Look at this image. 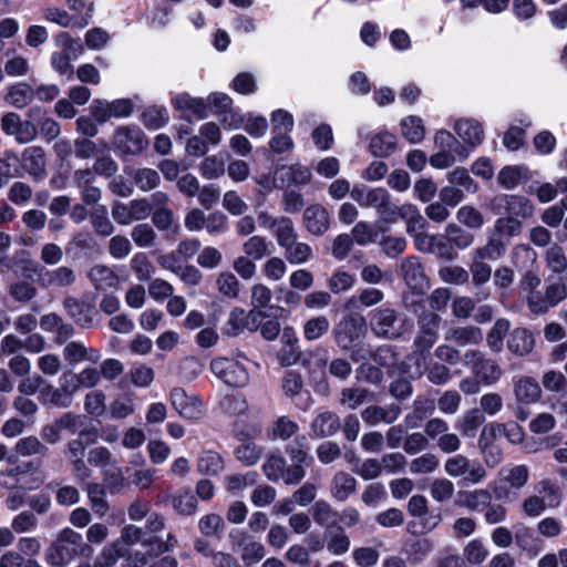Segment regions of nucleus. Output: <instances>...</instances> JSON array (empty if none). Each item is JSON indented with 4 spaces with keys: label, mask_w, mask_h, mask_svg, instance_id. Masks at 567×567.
<instances>
[{
    "label": "nucleus",
    "mask_w": 567,
    "mask_h": 567,
    "mask_svg": "<svg viewBox=\"0 0 567 567\" xmlns=\"http://www.w3.org/2000/svg\"><path fill=\"white\" fill-rule=\"evenodd\" d=\"M339 427V416L331 411H323L312 421L311 433L316 437H327L337 433Z\"/></svg>",
    "instance_id": "obj_29"
},
{
    "label": "nucleus",
    "mask_w": 567,
    "mask_h": 567,
    "mask_svg": "<svg viewBox=\"0 0 567 567\" xmlns=\"http://www.w3.org/2000/svg\"><path fill=\"white\" fill-rule=\"evenodd\" d=\"M488 549L480 539H472L463 549V559L472 565L482 564L488 556Z\"/></svg>",
    "instance_id": "obj_55"
},
{
    "label": "nucleus",
    "mask_w": 567,
    "mask_h": 567,
    "mask_svg": "<svg viewBox=\"0 0 567 567\" xmlns=\"http://www.w3.org/2000/svg\"><path fill=\"white\" fill-rule=\"evenodd\" d=\"M363 329L362 319L350 318L342 321L336 329V341L344 350L350 349L361 339Z\"/></svg>",
    "instance_id": "obj_21"
},
{
    "label": "nucleus",
    "mask_w": 567,
    "mask_h": 567,
    "mask_svg": "<svg viewBox=\"0 0 567 567\" xmlns=\"http://www.w3.org/2000/svg\"><path fill=\"white\" fill-rule=\"evenodd\" d=\"M464 361L472 367L473 373L484 385H494L502 378V368L494 360L486 359L480 351H467Z\"/></svg>",
    "instance_id": "obj_10"
},
{
    "label": "nucleus",
    "mask_w": 567,
    "mask_h": 567,
    "mask_svg": "<svg viewBox=\"0 0 567 567\" xmlns=\"http://www.w3.org/2000/svg\"><path fill=\"white\" fill-rule=\"evenodd\" d=\"M330 322L326 316H317L307 320L303 324V337L313 341L328 332Z\"/></svg>",
    "instance_id": "obj_52"
},
{
    "label": "nucleus",
    "mask_w": 567,
    "mask_h": 567,
    "mask_svg": "<svg viewBox=\"0 0 567 567\" xmlns=\"http://www.w3.org/2000/svg\"><path fill=\"white\" fill-rule=\"evenodd\" d=\"M261 455L262 449L251 441L239 444L235 450L236 458L247 466L255 465Z\"/></svg>",
    "instance_id": "obj_51"
},
{
    "label": "nucleus",
    "mask_w": 567,
    "mask_h": 567,
    "mask_svg": "<svg viewBox=\"0 0 567 567\" xmlns=\"http://www.w3.org/2000/svg\"><path fill=\"white\" fill-rule=\"evenodd\" d=\"M529 480V470L524 464H511L498 471V485L494 487L497 498L508 497L509 489L519 491Z\"/></svg>",
    "instance_id": "obj_9"
},
{
    "label": "nucleus",
    "mask_w": 567,
    "mask_h": 567,
    "mask_svg": "<svg viewBox=\"0 0 567 567\" xmlns=\"http://www.w3.org/2000/svg\"><path fill=\"white\" fill-rule=\"evenodd\" d=\"M514 395L522 404H532L542 396L539 383L532 377H518L514 380Z\"/></svg>",
    "instance_id": "obj_24"
},
{
    "label": "nucleus",
    "mask_w": 567,
    "mask_h": 567,
    "mask_svg": "<svg viewBox=\"0 0 567 567\" xmlns=\"http://www.w3.org/2000/svg\"><path fill=\"white\" fill-rule=\"evenodd\" d=\"M1 130L4 134L13 136L20 144H27L35 140L38 127L31 121H22L14 112L6 113L1 117Z\"/></svg>",
    "instance_id": "obj_13"
},
{
    "label": "nucleus",
    "mask_w": 567,
    "mask_h": 567,
    "mask_svg": "<svg viewBox=\"0 0 567 567\" xmlns=\"http://www.w3.org/2000/svg\"><path fill=\"white\" fill-rule=\"evenodd\" d=\"M131 237L140 248H150L155 244L156 234L147 224H138L133 227Z\"/></svg>",
    "instance_id": "obj_64"
},
{
    "label": "nucleus",
    "mask_w": 567,
    "mask_h": 567,
    "mask_svg": "<svg viewBox=\"0 0 567 567\" xmlns=\"http://www.w3.org/2000/svg\"><path fill=\"white\" fill-rule=\"evenodd\" d=\"M22 167L35 179L47 176L45 152L40 146H29L22 152Z\"/></svg>",
    "instance_id": "obj_20"
},
{
    "label": "nucleus",
    "mask_w": 567,
    "mask_h": 567,
    "mask_svg": "<svg viewBox=\"0 0 567 567\" xmlns=\"http://www.w3.org/2000/svg\"><path fill=\"white\" fill-rule=\"evenodd\" d=\"M171 504L179 515L189 516L197 511V498L189 488L177 489L172 495Z\"/></svg>",
    "instance_id": "obj_38"
},
{
    "label": "nucleus",
    "mask_w": 567,
    "mask_h": 567,
    "mask_svg": "<svg viewBox=\"0 0 567 567\" xmlns=\"http://www.w3.org/2000/svg\"><path fill=\"white\" fill-rule=\"evenodd\" d=\"M277 244L280 248L285 249L289 244H293L298 239V234L295 229L293 223L288 217H279V225L274 231Z\"/></svg>",
    "instance_id": "obj_50"
},
{
    "label": "nucleus",
    "mask_w": 567,
    "mask_h": 567,
    "mask_svg": "<svg viewBox=\"0 0 567 567\" xmlns=\"http://www.w3.org/2000/svg\"><path fill=\"white\" fill-rule=\"evenodd\" d=\"M434 146L436 150L453 151L462 158H467L470 152L463 146L456 137L447 130H439L433 137Z\"/></svg>",
    "instance_id": "obj_41"
},
{
    "label": "nucleus",
    "mask_w": 567,
    "mask_h": 567,
    "mask_svg": "<svg viewBox=\"0 0 567 567\" xmlns=\"http://www.w3.org/2000/svg\"><path fill=\"white\" fill-rule=\"evenodd\" d=\"M152 213V205L148 199H133L130 203L114 202L112 205V217L120 225H130L133 221L146 219Z\"/></svg>",
    "instance_id": "obj_11"
},
{
    "label": "nucleus",
    "mask_w": 567,
    "mask_h": 567,
    "mask_svg": "<svg viewBox=\"0 0 567 567\" xmlns=\"http://www.w3.org/2000/svg\"><path fill=\"white\" fill-rule=\"evenodd\" d=\"M79 550L60 540H55L45 553L47 561L56 567L66 566L76 555Z\"/></svg>",
    "instance_id": "obj_34"
},
{
    "label": "nucleus",
    "mask_w": 567,
    "mask_h": 567,
    "mask_svg": "<svg viewBox=\"0 0 567 567\" xmlns=\"http://www.w3.org/2000/svg\"><path fill=\"white\" fill-rule=\"evenodd\" d=\"M231 546L236 553H239L246 565H252L260 561L265 556V547L261 543L243 532L230 534Z\"/></svg>",
    "instance_id": "obj_15"
},
{
    "label": "nucleus",
    "mask_w": 567,
    "mask_h": 567,
    "mask_svg": "<svg viewBox=\"0 0 567 567\" xmlns=\"http://www.w3.org/2000/svg\"><path fill=\"white\" fill-rule=\"evenodd\" d=\"M39 400L42 404H52L61 408H66L72 402V398H70V393L65 389L55 388L52 384L42 386Z\"/></svg>",
    "instance_id": "obj_42"
},
{
    "label": "nucleus",
    "mask_w": 567,
    "mask_h": 567,
    "mask_svg": "<svg viewBox=\"0 0 567 567\" xmlns=\"http://www.w3.org/2000/svg\"><path fill=\"white\" fill-rule=\"evenodd\" d=\"M311 176L309 167L295 163L278 167L275 172L274 183L278 187L306 185L310 182Z\"/></svg>",
    "instance_id": "obj_18"
},
{
    "label": "nucleus",
    "mask_w": 567,
    "mask_h": 567,
    "mask_svg": "<svg viewBox=\"0 0 567 567\" xmlns=\"http://www.w3.org/2000/svg\"><path fill=\"white\" fill-rule=\"evenodd\" d=\"M354 275L339 269L334 271L332 276L329 278L328 287L332 293L337 295L351 289L354 286Z\"/></svg>",
    "instance_id": "obj_59"
},
{
    "label": "nucleus",
    "mask_w": 567,
    "mask_h": 567,
    "mask_svg": "<svg viewBox=\"0 0 567 567\" xmlns=\"http://www.w3.org/2000/svg\"><path fill=\"white\" fill-rule=\"evenodd\" d=\"M86 493L95 514L104 516L109 509L104 488L97 483H91L86 486Z\"/></svg>",
    "instance_id": "obj_53"
},
{
    "label": "nucleus",
    "mask_w": 567,
    "mask_h": 567,
    "mask_svg": "<svg viewBox=\"0 0 567 567\" xmlns=\"http://www.w3.org/2000/svg\"><path fill=\"white\" fill-rule=\"evenodd\" d=\"M93 3L89 6V12L82 17H72L65 10L59 8H48L44 12L45 20L56 23L60 27L69 28L76 27L79 29L85 28L92 18Z\"/></svg>",
    "instance_id": "obj_23"
},
{
    "label": "nucleus",
    "mask_w": 567,
    "mask_h": 567,
    "mask_svg": "<svg viewBox=\"0 0 567 567\" xmlns=\"http://www.w3.org/2000/svg\"><path fill=\"white\" fill-rule=\"evenodd\" d=\"M254 316V311L246 313L244 309L235 308L228 317L226 332L230 336H237L245 329L252 330L254 324H250V317Z\"/></svg>",
    "instance_id": "obj_46"
},
{
    "label": "nucleus",
    "mask_w": 567,
    "mask_h": 567,
    "mask_svg": "<svg viewBox=\"0 0 567 567\" xmlns=\"http://www.w3.org/2000/svg\"><path fill=\"white\" fill-rule=\"evenodd\" d=\"M212 372L230 386H245L249 382L246 367L238 359L216 358L210 362Z\"/></svg>",
    "instance_id": "obj_7"
},
{
    "label": "nucleus",
    "mask_w": 567,
    "mask_h": 567,
    "mask_svg": "<svg viewBox=\"0 0 567 567\" xmlns=\"http://www.w3.org/2000/svg\"><path fill=\"white\" fill-rule=\"evenodd\" d=\"M396 144V136L391 132L384 131L371 136L369 150L377 157H386L395 151Z\"/></svg>",
    "instance_id": "obj_32"
},
{
    "label": "nucleus",
    "mask_w": 567,
    "mask_h": 567,
    "mask_svg": "<svg viewBox=\"0 0 567 567\" xmlns=\"http://www.w3.org/2000/svg\"><path fill=\"white\" fill-rule=\"evenodd\" d=\"M396 216L405 221L406 233L413 238L415 234L424 233L422 230L426 225V220L423 218L415 205L404 204L400 207L396 206Z\"/></svg>",
    "instance_id": "obj_28"
},
{
    "label": "nucleus",
    "mask_w": 567,
    "mask_h": 567,
    "mask_svg": "<svg viewBox=\"0 0 567 567\" xmlns=\"http://www.w3.org/2000/svg\"><path fill=\"white\" fill-rule=\"evenodd\" d=\"M89 278L94 287L102 291L115 289L118 285V277L111 268L104 265L92 267L89 272Z\"/></svg>",
    "instance_id": "obj_36"
},
{
    "label": "nucleus",
    "mask_w": 567,
    "mask_h": 567,
    "mask_svg": "<svg viewBox=\"0 0 567 567\" xmlns=\"http://www.w3.org/2000/svg\"><path fill=\"white\" fill-rule=\"evenodd\" d=\"M444 471L449 476L462 478L470 485L480 484L487 477V472L480 461L468 458L463 454L449 457L444 463Z\"/></svg>",
    "instance_id": "obj_5"
},
{
    "label": "nucleus",
    "mask_w": 567,
    "mask_h": 567,
    "mask_svg": "<svg viewBox=\"0 0 567 567\" xmlns=\"http://www.w3.org/2000/svg\"><path fill=\"white\" fill-rule=\"evenodd\" d=\"M270 244L267 239L260 235L250 236L243 244V251L245 256L251 258L252 260H260L264 257L270 254L269 251Z\"/></svg>",
    "instance_id": "obj_47"
},
{
    "label": "nucleus",
    "mask_w": 567,
    "mask_h": 567,
    "mask_svg": "<svg viewBox=\"0 0 567 567\" xmlns=\"http://www.w3.org/2000/svg\"><path fill=\"white\" fill-rule=\"evenodd\" d=\"M64 308L79 326L89 328L93 324L94 310L87 305L74 298H68L64 301Z\"/></svg>",
    "instance_id": "obj_39"
},
{
    "label": "nucleus",
    "mask_w": 567,
    "mask_h": 567,
    "mask_svg": "<svg viewBox=\"0 0 567 567\" xmlns=\"http://www.w3.org/2000/svg\"><path fill=\"white\" fill-rule=\"evenodd\" d=\"M172 106L182 113L183 117L195 116L198 120L208 116V103L203 97H195L188 93L175 94L171 100Z\"/></svg>",
    "instance_id": "obj_17"
},
{
    "label": "nucleus",
    "mask_w": 567,
    "mask_h": 567,
    "mask_svg": "<svg viewBox=\"0 0 567 567\" xmlns=\"http://www.w3.org/2000/svg\"><path fill=\"white\" fill-rule=\"evenodd\" d=\"M537 260L536 251L528 245H517L513 249V264L518 269H530Z\"/></svg>",
    "instance_id": "obj_57"
},
{
    "label": "nucleus",
    "mask_w": 567,
    "mask_h": 567,
    "mask_svg": "<svg viewBox=\"0 0 567 567\" xmlns=\"http://www.w3.org/2000/svg\"><path fill=\"white\" fill-rule=\"evenodd\" d=\"M30 464L28 463L25 465V467L17 466L16 468H11L8 471H1L0 472V486L8 488V489H12V488H17V487L34 489L38 486H40V484L42 483V480H40V478H34L33 484H31V485H28L27 483H24L22 481L21 475L27 472V467Z\"/></svg>",
    "instance_id": "obj_37"
},
{
    "label": "nucleus",
    "mask_w": 567,
    "mask_h": 567,
    "mask_svg": "<svg viewBox=\"0 0 567 567\" xmlns=\"http://www.w3.org/2000/svg\"><path fill=\"white\" fill-rule=\"evenodd\" d=\"M167 538V542H163L135 525H126L115 543H118V547L124 548L125 553L127 551L126 547L141 544L145 551L141 555L136 554L135 557H130L125 567H143L147 563L146 556L152 557L153 554H163L173 549L174 545L168 543L173 539V536L168 534Z\"/></svg>",
    "instance_id": "obj_2"
},
{
    "label": "nucleus",
    "mask_w": 567,
    "mask_h": 567,
    "mask_svg": "<svg viewBox=\"0 0 567 567\" xmlns=\"http://www.w3.org/2000/svg\"><path fill=\"white\" fill-rule=\"evenodd\" d=\"M113 145L121 154L135 155L147 146V140L140 127L121 126L114 134Z\"/></svg>",
    "instance_id": "obj_12"
},
{
    "label": "nucleus",
    "mask_w": 567,
    "mask_h": 567,
    "mask_svg": "<svg viewBox=\"0 0 567 567\" xmlns=\"http://www.w3.org/2000/svg\"><path fill=\"white\" fill-rule=\"evenodd\" d=\"M64 359L71 363L75 364L82 361H91L97 362L102 354L99 350L93 348H86L83 343L72 341L69 342L63 349Z\"/></svg>",
    "instance_id": "obj_27"
},
{
    "label": "nucleus",
    "mask_w": 567,
    "mask_h": 567,
    "mask_svg": "<svg viewBox=\"0 0 567 567\" xmlns=\"http://www.w3.org/2000/svg\"><path fill=\"white\" fill-rule=\"evenodd\" d=\"M401 135L411 144H419L425 137L423 120L416 115H408L400 122Z\"/></svg>",
    "instance_id": "obj_35"
},
{
    "label": "nucleus",
    "mask_w": 567,
    "mask_h": 567,
    "mask_svg": "<svg viewBox=\"0 0 567 567\" xmlns=\"http://www.w3.org/2000/svg\"><path fill=\"white\" fill-rule=\"evenodd\" d=\"M534 493L525 497L520 504L524 516L539 517L547 508H558L564 501L561 488L550 478H543L534 484Z\"/></svg>",
    "instance_id": "obj_3"
},
{
    "label": "nucleus",
    "mask_w": 567,
    "mask_h": 567,
    "mask_svg": "<svg viewBox=\"0 0 567 567\" xmlns=\"http://www.w3.org/2000/svg\"><path fill=\"white\" fill-rule=\"evenodd\" d=\"M55 43L62 49L61 53L70 54L73 60L79 59L84 51L80 39H73L68 32H60L55 37Z\"/></svg>",
    "instance_id": "obj_61"
},
{
    "label": "nucleus",
    "mask_w": 567,
    "mask_h": 567,
    "mask_svg": "<svg viewBox=\"0 0 567 567\" xmlns=\"http://www.w3.org/2000/svg\"><path fill=\"white\" fill-rule=\"evenodd\" d=\"M414 245L419 251L434 254L445 260H453L456 257V251L452 245L440 235L415 234Z\"/></svg>",
    "instance_id": "obj_14"
},
{
    "label": "nucleus",
    "mask_w": 567,
    "mask_h": 567,
    "mask_svg": "<svg viewBox=\"0 0 567 567\" xmlns=\"http://www.w3.org/2000/svg\"><path fill=\"white\" fill-rule=\"evenodd\" d=\"M225 468L221 455L212 450H203L197 457V471L203 475L216 476Z\"/></svg>",
    "instance_id": "obj_33"
},
{
    "label": "nucleus",
    "mask_w": 567,
    "mask_h": 567,
    "mask_svg": "<svg viewBox=\"0 0 567 567\" xmlns=\"http://www.w3.org/2000/svg\"><path fill=\"white\" fill-rule=\"evenodd\" d=\"M445 340L458 346H474L483 340V332L474 326L452 328L445 333Z\"/></svg>",
    "instance_id": "obj_30"
},
{
    "label": "nucleus",
    "mask_w": 567,
    "mask_h": 567,
    "mask_svg": "<svg viewBox=\"0 0 567 567\" xmlns=\"http://www.w3.org/2000/svg\"><path fill=\"white\" fill-rule=\"evenodd\" d=\"M125 554V549L118 547V543L105 546L94 560V567H113L118 557Z\"/></svg>",
    "instance_id": "obj_63"
},
{
    "label": "nucleus",
    "mask_w": 567,
    "mask_h": 567,
    "mask_svg": "<svg viewBox=\"0 0 567 567\" xmlns=\"http://www.w3.org/2000/svg\"><path fill=\"white\" fill-rule=\"evenodd\" d=\"M357 481L348 473H337L332 480L331 495L340 502H344L355 491Z\"/></svg>",
    "instance_id": "obj_40"
},
{
    "label": "nucleus",
    "mask_w": 567,
    "mask_h": 567,
    "mask_svg": "<svg viewBox=\"0 0 567 567\" xmlns=\"http://www.w3.org/2000/svg\"><path fill=\"white\" fill-rule=\"evenodd\" d=\"M172 408L185 420L197 422L204 416L202 400L193 393L186 392L183 388L175 386L169 392Z\"/></svg>",
    "instance_id": "obj_8"
},
{
    "label": "nucleus",
    "mask_w": 567,
    "mask_h": 567,
    "mask_svg": "<svg viewBox=\"0 0 567 567\" xmlns=\"http://www.w3.org/2000/svg\"><path fill=\"white\" fill-rule=\"evenodd\" d=\"M38 281L44 288H62L72 285L75 281V275L73 269L66 266L53 270L41 269L38 272Z\"/></svg>",
    "instance_id": "obj_22"
},
{
    "label": "nucleus",
    "mask_w": 567,
    "mask_h": 567,
    "mask_svg": "<svg viewBox=\"0 0 567 567\" xmlns=\"http://www.w3.org/2000/svg\"><path fill=\"white\" fill-rule=\"evenodd\" d=\"M305 226L312 235L320 236L329 228V214L321 205H311L303 213Z\"/></svg>",
    "instance_id": "obj_25"
},
{
    "label": "nucleus",
    "mask_w": 567,
    "mask_h": 567,
    "mask_svg": "<svg viewBox=\"0 0 567 567\" xmlns=\"http://www.w3.org/2000/svg\"><path fill=\"white\" fill-rule=\"evenodd\" d=\"M350 196L361 207L377 209L385 221H395L396 206L391 204V195L385 188H370L363 184H357L352 187Z\"/></svg>",
    "instance_id": "obj_4"
},
{
    "label": "nucleus",
    "mask_w": 567,
    "mask_h": 567,
    "mask_svg": "<svg viewBox=\"0 0 567 567\" xmlns=\"http://www.w3.org/2000/svg\"><path fill=\"white\" fill-rule=\"evenodd\" d=\"M484 422L485 416L481 410L472 409L457 422L456 427L465 435H473Z\"/></svg>",
    "instance_id": "obj_56"
},
{
    "label": "nucleus",
    "mask_w": 567,
    "mask_h": 567,
    "mask_svg": "<svg viewBox=\"0 0 567 567\" xmlns=\"http://www.w3.org/2000/svg\"><path fill=\"white\" fill-rule=\"evenodd\" d=\"M491 501V493L487 489L480 488L472 491H458L454 503L460 507L477 512L489 505Z\"/></svg>",
    "instance_id": "obj_26"
},
{
    "label": "nucleus",
    "mask_w": 567,
    "mask_h": 567,
    "mask_svg": "<svg viewBox=\"0 0 567 567\" xmlns=\"http://www.w3.org/2000/svg\"><path fill=\"white\" fill-rule=\"evenodd\" d=\"M369 401V391L364 388H346L341 392L340 403L351 410Z\"/></svg>",
    "instance_id": "obj_62"
},
{
    "label": "nucleus",
    "mask_w": 567,
    "mask_h": 567,
    "mask_svg": "<svg viewBox=\"0 0 567 567\" xmlns=\"http://www.w3.org/2000/svg\"><path fill=\"white\" fill-rule=\"evenodd\" d=\"M153 224L162 231H166L168 236H176L181 226L175 220L174 214L168 208H157L152 216Z\"/></svg>",
    "instance_id": "obj_45"
},
{
    "label": "nucleus",
    "mask_w": 567,
    "mask_h": 567,
    "mask_svg": "<svg viewBox=\"0 0 567 567\" xmlns=\"http://www.w3.org/2000/svg\"><path fill=\"white\" fill-rule=\"evenodd\" d=\"M441 317L436 313H424L417 321V332L414 337V351L408 358L405 373L411 379H419L426 370L429 350L439 338Z\"/></svg>",
    "instance_id": "obj_1"
},
{
    "label": "nucleus",
    "mask_w": 567,
    "mask_h": 567,
    "mask_svg": "<svg viewBox=\"0 0 567 567\" xmlns=\"http://www.w3.org/2000/svg\"><path fill=\"white\" fill-rule=\"evenodd\" d=\"M527 169L523 166H506L498 174V183L506 189L515 188L526 178Z\"/></svg>",
    "instance_id": "obj_54"
},
{
    "label": "nucleus",
    "mask_w": 567,
    "mask_h": 567,
    "mask_svg": "<svg viewBox=\"0 0 567 567\" xmlns=\"http://www.w3.org/2000/svg\"><path fill=\"white\" fill-rule=\"evenodd\" d=\"M453 128L468 152L481 145L484 140L483 126L474 118H460L455 121Z\"/></svg>",
    "instance_id": "obj_19"
},
{
    "label": "nucleus",
    "mask_w": 567,
    "mask_h": 567,
    "mask_svg": "<svg viewBox=\"0 0 567 567\" xmlns=\"http://www.w3.org/2000/svg\"><path fill=\"white\" fill-rule=\"evenodd\" d=\"M535 344L533 333L526 328H516L509 334L507 348L516 355H526Z\"/></svg>",
    "instance_id": "obj_31"
},
{
    "label": "nucleus",
    "mask_w": 567,
    "mask_h": 567,
    "mask_svg": "<svg viewBox=\"0 0 567 567\" xmlns=\"http://www.w3.org/2000/svg\"><path fill=\"white\" fill-rule=\"evenodd\" d=\"M509 329V321L498 319L487 334V346L493 352H499L503 349V340Z\"/></svg>",
    "instance_id": "obj_58"
},
{
    "label": "nucleus",
    "mask_w": 567,
    "mask_h": 567,
    "mask_svg": "<svg viewBox=\"0 0 567 567\" xmlns=\"http://www.w3.org/2000/svg\"><path fill=\"white\" fill-rule=\"evenodd\" d=\"M33 89L27 83H17L9 89L6 102L14 107L22 109L33 99Z\"/></svg>",
    "instance_id": "obj_44"
},
{
    "label": "nucleus",
    "mask_w": 567,
    "mask_h": 567,
    "mask_svg": "<svg viewBox=\"0 0 567 567\" xmlns=\"http://www.w3.org/2000/svg\"><path fill=\"white\" fill-rule=\"evenodd\" d=\"M370 324L375 334L388 339H396L410 329L406 320L400 319L391 308L374 310Z\"/></svg>",
    "instance_id": "obj_6"
},
{
    "label": "nucleus",
    "mask_w": 567,
    "mask_h": 567,
    "mask_svg": "<svg viewBox=\"0 0 567 567\" xmlns=\"http://www.w3.org/2000/svg\"><path fill=\"white\" fill-rule=\"evenodd\" d=\"M505 210L514 218H527L533 214L534 206L529 199L518 195H508L504 198Z\"/></svg>",
    "instance_id": "obj_43"
},
{
    "label": "nucleus",
    "mask_w": 567,
    "mask_h": 567,
    "mask_svg": "<svg viewBox=\"0 0 567 567\" xmlns=\"http://www.w3.org/2000/svg\"><path fill=\"white\" fill-rule=\"evenodd\" d=\"M97 434L94 430H81L78 439L71 440L68 443V452L72 458L84 456L85 447L95 443Z\"/></svg>",
    "instance_id": "obj_48"
},
{
    "label": "nucleus",
    "mask_w": 567,
    "mask_h": 567,
    "mask_svg": "<svg viewBox=\"0 0 567 567\" xmlns=\"http://www.w3.org/2000/svg\"><path fill=\"white\" fill-rule=\"evenodd\" d=\"M285 258L291 265H302L306 264L312 257L311 247L306 244L298 241H293V244H289L285 249Z\"/></svg>",
    "instance_id": "obj_49"
},
{
    "label": "nucleus",
    "mask_w": 567,
    "mask_h": 567,
    "mask_svg": "<svg viewBox=\"0 0 567 567\" xmlns=\"http://www.w3.org/2000/svg\"><path fill=\"white\" fill-rule=\"evenodd\" d=\"M545 260L547 267L555 274H561L567 269V257L564 249L556 244L547 249Z\"/></svg>",
    "instance_id": "obj_60"
},
{
    "label": "nucleus",
    "mask_w": 567,
    "mask_h": 567,
    "mask_svg": "<svg viewBox=\"0 0 567 567\" xmlns=\"http://www.w3.org/2000/svg\"><path fill=\"white\" fill-rule=\"evenodd\" d=\"M400 271L404 282L414 291L423 292L429 288V280L416 256H409L401 261Z\"/></svg>",
    "instance_id": "obj_16"
}]
</instances>
